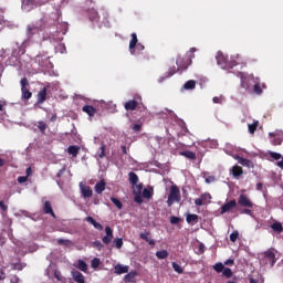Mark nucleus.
Segmentation results:
<instances>
[{"label":"nucleus","mask_w":283,"mask_h":283,"mask_svg":"<svg viewBox=\"0 0 283 283\" xmlns=\"http://www.w3.org/2000/svg\"><path fill=\"white\" fill-rule=\"evenodd\" d=\"M176 65L177 67L172 66L168 70V72L166 73V78H171V76H174L176 72H185L186 70H188L189 66L191 65V59L178 56L176 60Z\"/></svg>","instance_id":"obj_1"},{"label":"nucleus","mask_w":283,"mask_h":283,"mask_svg":"<svg viewBox=\"0 0 283 283\" xmlns=\"http://www.w3.org/2000/svg\"><path fill=\"white\" fill-rule=\"evenodd\" d=\"M43 30H45V21L43 19L34 24H28L25 31L28 41H33L35 36H39L41 32H43Z\"/></svg>","instance_id":"obj_2"},{"label":"nucleus","mask_w":283,"mask_h":283,"mask_svg":"<svg viewBox=\"0 0 283 283\" xmlns=\"http://www.w3.org/2000/svg\"><path fill=\"white\" fill-rule=\"evenodd\" d=\"M216 59L218 65H220L222 70H233V67L238 65V62H235L234 60L229 61V57L222 52H218Z\"/></svg>","instance_id":"obj_3"},{"label":"nucleus","mask_w":283,"mask_h":283,"mask_svg":"<svg viewBox=\"0 0 283 283\" xmlns=\"http://www.w3.org/2000/svg\"><path fill=\"white\" fill-rule=\"evenodd\" d=\"M181 197H180V188L178 186L174 185L170 187V193L167 199V206L171 207L174 202H180Z\"/></svg>","instance_id":"obj_4"},{"label":"nucleus","mask_w":283,"mask_h":283,"mask_svg":"<svg viewBox=\"0 0 283 283\" xmlns=\"http://www.w3.org/2000/svg\"><path fill=\"white\" fill-rule=\"evenodd\" d=\"M20 85H21L22 98L24 101H30V98H32V92H30V90L28 88V85H30L28 83V78L23 77L20 82Z\"/></svg>","instance_id":"obj_5"},{"label":"nucleus","mask_w":283,"mask_h":283,"mask_svg":"<svg viewBox=\"0 0 283 283\" xmlns=\"http://www.w3.org/2000/svg\"><path fill=\"white\" fill-rule=\"evenodd\" d=\"M235 207H238V201H235V199L227 201L223 206H221L220 214L224 216V213H229V212L233 211V209H235Z\"/></svg>","instance_id":"obj_6"},{"label":"nucleus","mask_w":283,"mask_h":283,"mask_svg":"<svg viewBox=\"0 0 283 283\" xmlns=\"http://www.w3.org/2000/svg\"><path fill=\"white\" fill-rule=\"evenodd\" d=\"M238 205L244 207L245 209H253V201L244 193H241L238 199Z\"/></svg>","instance_id":"obj_7"},{"label":"nucleus","mask_w":283,"mask_h":283,"mask_svg":"<svg viewBox=\"0 0 283 283\" xmlns=\"http://www.w3.org/2000/svg\"><path fill=\"white\" fill-rule=\"evenodd\" d=\"M270 138L272 139V145L277 146L282 145L283 142V132L282 130H275L273 133H269Z\"/></svg>","instance_id":"obj_8"},{"label":"nucleus","mask_w":283,"mask_h":283,"mask_svg":"<svg viewBox=\"0 0 283 283\" xmlns=\"http://www.w3.org/2000/svg\"><path fill=\"white\" fill-rule=\"evenodd\" d=\"M211 202V193L205 192L200 196V198L195 200V205L197 207H202L203 205H209Z\"/></svg>","instance_id":"obj_9"},{"label":"nucleus","mask_w":283,"mask_h":283,"mask_svg":"<svg viewBox=\"0 0 283 283\" xmlns=\"http://www.w3.org/2000/svg\"><path fill=\"white\" fill-rule=\"evenodd\" d=\"M132 40L129 41V52L133 56H136V45H138V35L132 33Z\"/></svg>","instance_id":"obj_10"},{"label":"nucleus","mask_w":283,"mask_h":283,"mask_svg":"<svg viewBox=\"0 0 283 283\" xmlns=\"http://www.w3.org/2000/svg\"><path fill=\"white\" fill-rule=\"evenodd\" d=\"M114 273L116 275H123L125 273H129V265H123L120 263H117L115 266H114Z\"/></svg>","instance_id":"obj_11"},{"label":"nucleus","mask_w":283,"mask_h":283,"mask_svg":"<svg viewBox=\"0 0 283 283\" xmlns=\"http://www.w3.org/2000/svg\"><path fill=\"white\" fill-rule=\"evenodd\" d=\"M80 189L83 198H92L94 193V191L92 190V187L81 184Z\"/></svg>","instance_id":"obj_12"},{"label":"nucleus","mask_w":283,"mask_h":283,"mask_svg":"<svg viewBox=\"0 0 283 283\" xmlns=\"http://www.w3.org/2000/svg\"><path fill=\"white\" fill-rule=\"evenodd\" d=\"M43 213L46 216H51L52 218H56V213H54V209H52V202L45 201L43 206Z\"/></svg>","instance_id":"obj_13"},{"label":"nucleus","mask_w":283,"mask_h":283,"mask_svg":"<svg viewBox=\"0 0 283 283\" xmlns=\"http://www.w3.org/2000/svg\"><path fill=\"white\" fill-rule=\"evenodd\" d=\"M71 275H72L74 282H76V283H85V275H83V273H81L80 271L73 270L71 272Z\"/></svg>","instance_id":"obj_14"},{"label":"nucleus","mask_w":283,"mask_h":283,"mask_svg":"<svg viewBox=\"0 0 283 283\" xmlns=\"http://www.w3.org/2000/svg\"><path fill=\"white\" fill-rule=\"evenodd\" d=\"M136 277H138L137 271H130L124 276L125 283H136Z\"/></svg>","instance_id":"obj_15"},{"label":"nucleus","mask_w":283,"mask_h":283,"mask_svg":"<svg viewBox=\"0 0 283 283\" xmlns=\"http://www.w3.org/2000/svg\"><path fill=\"white\" fill-rule=\"evenodd\" d=\"M138 107V102L136 99H130L124 104L126 112H134Z\"/></svg>","instance_id":"obj_16"},{"label":"nucleus","mask_w":283,"mask_h":283,"mask_svg":"<svg viewBox=\"0 0 283 283\" xmlns=\"http://www.w3.org/2000/svg\"><path fill=\"white\" fill-rule=\"evenodd\" d=\"M142 196L146 200H151V198H154V187L144 188L142 191Z\"/></svg>","instance_id":"obj_17"},{"label":"nucleus","mask_w":283,"mask_h":283,"mask_svg":"<svg viewBox=\"0 0 283 283\" xmlns=\"http://www.w3.org/2000/svg\"><path fill=\"white\" fill-rule=\"evenodd\" d=\"M107 187V182H105V179L99 180V182H97L95 185V192H97L98 195L103 193L105 191V188Z\"/></svg>","instance_id":"obj_18"},{"label":"nucleus","mask_w":283,"mask_h":283,"mask_svg":"<svg viewBox=\"0 0 283 283\" xmlns=\"http://www.w3.org/2000/svg\"><path fill=\"white\" fill-rule=\"evenodd\" d=\"M88 12V19L92 22H97L99 17H98V11H96V9H94V7H92L91 9L87 10Z\"/></svg>","instance_id":"obj_19"},{"label":"nucleus","mask_w":283,"mask_h":283,"mask_svg":"<svg viewBox=\"0 0 283 283\" xmlns=\"http://www.w3.org/2000/svg\"><path fill=\"white\" fill-rule=\"evenodd\" d=\"M264 258H266V260H269L271 266H275V252L268 250L264 252Z\"/></svg>","instance_id":"obj_20"},{"label":"nucleus","mask_w":283,"mask_h":283,"mask_svg":"<svg viewBox=\"0 0 283 283\" xmlns=\"http://www.w3.org/2000/svg\"><path fill=\"white\" fill-rule=\"evenodd\" d=\"M85 221L92 224L97 231H103V224L96 222L92 217H86Z\"/></svg>","instance_id":"obj_21"},{"label":"nucleus","mask_w":283,"mask_h":283,"mask_svg":"<svg viewBox=\"0 0 283 283\" xmlns=\"http://www.w3.org/2000/svg\"><path fill=\"white\" fill-rule=\"evenodd\" d=\"M231 174H232L233 178H240V176H242V174H244V170L242 169V167L235 165L232 167Z\"/></svg>","instance_id":"obj_22"},{"label":"nucleus","mask_w":283,"mask_h":283,"mask_svg":"<svg viewBox=\"0 0 283 283\" xmlns=\"http://www.w3.org/2000/svg\"><path fill=\"white\" fill-rule=\"evenodd\" d=\"M82 112H84L85 114L92 117V116H95L96 108H94V106L92 105H85L82 107Z\"/></svg>","instance_id":"obj_23"},{"label":"nucleus","mask_w":283,"mask_h":283,"mask_svg":"<svg viewBox=\"0 0 283 283\" xmlns=\"http://www.w3.org/2000/svg\"><path fill=\"white\" fill-rule=\"evenodd\" d=\"M266 85L264 83H255L253 86V92L258 96L262 95V90H264Z\"/></svg>","instance_id":"obj_24"},{"label":"nucleus","mask_w":283,"mask_h":283,"mask_svg":"<svg viewBox=\"0 0 283 283\" xmlns=\"http://www.w3.org/2000/svg\"><path fill=\"white\" fill-rule=\"evenodd\" d=\"M46 98H48V90L46 88H42L38 93V103H45Z\"/></svg>","instance_id":"obj_25"},{"label":"nucleus","mask_w":283,"mask_h":283,"mask_svg":"<svg viewBox=\"0 0 283 283\" xmlns=\"http://www.w3.org/2000/svg\"><path fill=\"white\" fill-rule=\"evenodd\" d=\"M140 240H145L150 247H154L156 244V241L154 239H149V232L147 233H140L139 234Z\"/></svg>","instance_id":"obj_26"},{"label":"nucleus","mask_w":283,"mask_h":283,"mask_svg":"<svg viewBox=\"0 0 283 283\" xmlns=\"http://www.w3.org/2000/svg\"><path fill=\"white\" fill-rule=\"evenodd\" d=\"M272 231L275 233H283V226L282 222L275 221L271 224Z\"/></svg>","instance_id":"obj_27"},{"label":"nucleus","mask_w":283,"mask_h":283,"mask_svg":"<svg viewBox=\"0 0 283 283\" xmlns=\"http://www.w3.org/2000/svg\"><path fill=\"white\" fill-rule=\"evenodd\" d=\"M237 160L239 161L240 165H242L243 167H253V161L247 159V158H243V157H237Z\"/></svg>","instance_id":"obj_28"},{"label":"nucleus","mask_w":283,"mask_h":283,"mask_svg":"<svg viewBox=\"0 0 283 283\" xmlns=\"http://www.w3.org/2000/svg\"><path fill=\"white\" fill-rule=\"evenodd\" d=\"M78 151H81V147L78 146H69L67 153L73 156V158H76L78 156Z\"/></svg>","instance_id":"obj_29"},{"label":"nucleus","mask_w":283,"mask_h":283,"mask_svg":"<svg viewBox=\"0 0 283 283\" xmlns=\"http://www.w3.org/2000/svg\"><path fill=\"white\" fill-rule=\"evenodd\" d=\"M128 180H129L130 185H133V186L138 185V175H136V172H134V171H130L128 174Z\"/></svg>","instance_id":"obj_30"},{"label":"nucleus","mask_w":283,"mask_h":283,"mask_svg":"<svg viewBox=\"0 0 283 283\" xmlns=\"http://www.w3.org/2000/svg\"><path fill=\"white\" fill-rule=\"evenodd\" d=\"M180 156H185V158H188V160H196V153L191 150L181 151Z\"/></svg>","instance_id":"obj_31"},{"label":"nucleus","mask_w":283,"mask_h":283,"mask_svg":"<svg viewBox=\"0 0 283 283\" xmlns=\"http://www.w3.org/2000/svg\"><path fill=\"white\" fill-rule=\"evenodd\" d=\"M156 258L158 260H167L169 258V252L167 250H160L156 252Z\"/></svg>","instance_id":"obj_32"},{"label":"nucleus","mask_w":283,"mask_h":283,"mask_svg":"<svg viewBox=\"0 0 283 283\" xmlns=\"http://www.w3.org/2000/svg\"><path fill=\"white\" fill-rule=\"evenodd\" d=\"M184 90H196V80L187 81L184 84Z\"/></svg>","instance_id":"obj_33"},{"label":"nucleus","mask_w":283,"mask_h":283,"mask_svg":"<svg viewBox=\"0 0 283 283\" xmlns=\"http://www.w3.org/2000/svg\"><path fill=\"white\" fill-rule=\"evenodd\" d=\"M186 221L188 222V224H193L198 222V214H188L186 217Z\"/></svg>","instance_id":"obj_34"},{"label":"nucleus","mask_w":283,"mask_h":283,"mask_svg":"<svg viewBox=\"0 0 283 283\" xmlns=\"http://www.w3.org/2000/svg\"><path fill=\"white\" fill-rule=\"evenodd\" d=\"M77 269L80 271H83V273H87V263H85V261H83V260H80L77 262Z\"/></svg>","instance_id":"obj_35"},{"label":"nucleus","mask_w":283,"mask_h":283,"mask_svg":"<svg viewBox=\"0 0 283 283\" xmlns=\"http://www.w3.org/2000/svg\"><path fill=\"white\" fill-rule=\"evenodd\" d=\"M260 125V122L255 120L253 124L248 125V129L251 134H255L258 127Z\"/></svg>","instance_id":"obj_36"},{"label":"nucleus","mask_w":283,"mask_h":283,"mask_svg":"<svg viewBox=\"0 0 283 283\" xmlns=\"http://www.w3.org/2000/svg\"><path fill=\"white\" fill-rule=\"evenodd\" d=\"M38 129L44 135L45 129H48V124H45L43 120L38 122Z\"/></svg>","instance_id":"obj_37"},{"label":"nucleus","mask_w":283,"mask_h":283,"mask_svg":"<svg viewBox=\"0 0 283 283\" xmlns=\"http://www.w3.org/2000/svg\"><path fill=\"white\" fill-rule=\"evenodd\" d=\"M111 201L113 202V205H115V207H117V209H123V202H120L118 198L111 197Z\"/></svg>","instance_id":"obj_38"},{"label":"nucleus","mask_w":283,"mask_h":283,"mask_svg":"<svg viewBox=\"0 0 283 283\" xmlns=\"http://www.w3.org/2000/svg\"><path fill=\"white\" fill-rule=\"evenodd\" d=\"M172 269H174V271L176 272V273H179V274H181V273H184V269H182V266H180V264H178V263H176V262H172Z\"/></svg>","instance_id":"obj_39"},{"label":"nucleus","mask_w":283,"mask_h":283,"mask_svg":"<svg viewBox=\"0 0 283 283\" xmlns=\"http://www.w3.org/2000/svg\"><path fill=\"white\" fill-rule=\"evenodd\" d=\"M212 103L218 104V105H222V103H224V96H222V95L214 96L212 98Z\"/></svg>","instance_id":"obj_40"},{"label":"nucleus","mask_w":283,"mask_h":283,"mask_svg":"<svg viewBox=\"0 0 283 283\" xmlns=\"http://www.w3.org/2000/svg\"><path fill=\"white\" fill-rule=\"evenodd\" d=\"M222 273H223V276L228 279L233 276V271L229 268H223Z\"/></svg>","instance_id":"obj_41"},{"label":"nucleus","mask_w":283,"mask_h":283,"mask_svg":"<svg viewBox=\"0 0 283 283\" xmlns=\"http://www.w3.org/2000/svg\"><path fill=\"white\" fill-rule=\"evenodd\" d=\"M91 266L92 269H98V266H101V259L94 258L91 262Z\"/></svg>","instance_id":"obj_42"},{"label":"nucleus","mask_w":283,"mask_h":283,"mask_svg":"<svg viewBox=\"0 0 283 283\" xmlns=\"http://www.w3.org/2000/svg\"><path fill=\"white\" fill-rule=\"evenodd\" d=\"M133 187H134L133 193H143V184H136Z\"/></svg>","instance_id":"obj_43"},{"label":"nucleus","mask_w":283,"mask_h":283,"mask_svg":"<svg viewBox=\"0 0 283 283\" xmlns=\"http://www.w3.org/2000/svg\"><path fill=\"white\" fill-rule=\"evenodd\" d=\"M134 201L137 202V205H143V193H134Z\"/></svg>","instance_id":"obj_44"},{"label":"nucleus","mask_w":283,"mask_h":283,"mask_svg":"<svg viewBox=\"0 0 283 283\" xmlns=\"http://www.w3.org/2000/svg\"><path fill=\"white\" fill-rule=\"evenodd\" d=\"M238 238H240V232H238V230H234L231 234H230V240L232 242H237Z\"/></svg>","instance_id":"obj_45"},{"label":"nucleus","mask_w":283,"mask_h":283,"mask_svg":"<svg viewBox=\"0 0 283 283\" xmlns=\"http://www.w3.org/2000/svg\"><path fill=\"white\" fill-rule=\"evenodd\" d=\"M213 269L217 273H222V271H224V265L222 263H216Z\"/></svg>","instance_id":"obj_46"},{"label":"nucleus","mask_w":283,"mask_h":283,"mask_svg":"<svg viewBox=\"0 0 283 283\" xmlns=\"http://www.w3.org/2000/svg\"><path fill=\"white\" fill-rule=\"evenodd\" d=\"M143 50H145V45H143V43H137L135 46L136 54H140Z\"/></svg>","instance_id":"obj_47"},{"label":"nucleus","mask_w":283,"mask_h":283,"mask_svg":"<svg viewBox=\"0 0 283 283\" xmlns=\"http://www.w3.org/2000/svg\"><path fill=\"white\" fill-rule=\"evenodd\" d=\"M71 243H72V241H70L67 239H57V244H63L64 247H70Z\"/></svg>","instance_id":"obj_48"},{"label":"nucleus","mask_w":283,"mask_h":283,"mask_svg":"<svg viewBox=\"0 0 283 283\" xmlns=\"http://www.w3.org/2000/svg\"><path fill=\"white\" fill-rule=\"evenodd\" d=\"M105 231H106V237H108V238H114V230H112V229L109 228V226H107V227L105 228Z\"/></svg>","instance_id":"obj_49"},{"label":"nucleus","mask_w":283,"mask_h":283,"mask_svg":"<svg viewBox=\"0 0 283 283\" xmlns=\"http://www.w3.org/2000/svg\"><path fill=\"white\" fill-rule=\"evenodd\" d=\"M116 249H123V239H115Z\"/></svg>","instance_id":"obj_50"},{"label":"nucleus","mask_w":283,"mask_h":283,"mask_svg":"<svg viewBox=\"0 0 283 283\" xmlns=\"http://www.w3.org/2000/svg\"><path fill=\"white\" fill-rule=\"evenodd\" d=\"M112 240H114V238L112 237H103L102 241L104 244H112Z\"/></svg>","instance_id":"obj_51"},{"label":"nucleus","mask_w":283,"mask_h":283,"mask_svg":"<svg viewBox=\"0 0 283 283\" xmlns=\"http://www.w3.org/2000/svg\"><path fill=\"white\" fill-rule=\"evenodd\" d=\"M180 222V218L179 217H170V223L171 224H178Z\"/></svg>","instance_id":"obj_52"},{"label":"nucleus","mask_w":283,"mask_h":283,"mask_svg":"<svg viewBox=\"0 0 283 283\" xmlns=\"http://www.w3.org/2000/svg\"><path fill=\"white\" fill-rule=\"evenodd\" d=\"M18 182L23 185V182H28V176H20L18 177Z\"/></svg>","instance_id":"obj_53"},{"label":"nucleus","mask_w":283,"mask_h":283,"mask_svg":"<svg viewBox=\"0 0 283 283\" xmlns=\"http://www.w3.org/2000/svg\"><path fill=\"white\" fill-rule=\"evenodd\" d=\"M93 247H95V249H97L98 251H101L103 249V243L101 241H95L93 243Z\"/></svg>","instance_id":"obj_54"},{"label":"nucleus","mask_w":283,"mask_h":283,"mask_svg":"<svg viewBox=\"0 0 283 283\" xmlns=\"http://www.w3.org/2000/svg\"><path fill=\"white\" fill-rule=\"evenodd\" d=\"M206 182L207 185H211V182H216V177L213 176L206 177Z\"/></svg>","instance_id":"obj_55"},{"label":"nucleus","mask_w":283,"mask_h":283,"mask_svg":"<svg viewBox=\"0 0 283 283\" xmlns=\"http://www.w3.org/2000/svg\"><path fill=\"white\" fill-rule=\"evenodd\" d=\"M140 129H143V124H135L133 126V132L138 133V132H140Z\"/></svg>","instance_id":"obj_56"},{"label":"nucleus","mask_w":283,"mask_h":283,"mask_svg":"<svg viewBox=\"0 0 283 283\" xmlns=\"http://www.w3.org/2000/svg\"><path fill=\"white\" fill-rule=\"evenodd\" d=\"M271 158H274V160H280V158H282V155L280 153H271Z\"/></svg>","instance_id":"obj_57"},{"label":"nucleus","mask_w":283,"mask_h":283,"mask_svg":"<svg viewBox=\"0 0 283 283\" xmlns=\"http://www.w3.org/2000/svg\"><path fill=\"white\" fill-rule=\"evenodd\" d=\"M105 145L101 146V153L98 154V158H104L105 157Z\"/></svg>","instance_id":"obj_58"},{"label":"nucleus","mask_w":283,"mask_h":283,"mask_svg":"<svg viewBox=\"0 0 283 283\" xmlns=\"http://www.w3.org/2000/svg\"><path fill=\"white\" fill-rule=\"evenodd\" d=\"M6 105H8V103H6V101L0 99V112H3L6 109Z\"/></svg>","instance_id":"obj_59"},{"label":"nucleus","mask_w":283,"mask_h":283,"mask_svg":"<svg viewBox=\"0 0 283 283\" xmlns=\"http://www.w3.org/2000/svg\"><path fill=\"white\" fill-rule=\"evenodd\" d=\"M241 213H245V216H252L253 214V211L249 208H245L241 211Z\"/></svg>","instance_id":"obj_60"},{"label":"nucleus","mask_w":283,"mask_h":283,"mask_svg":"<svg viewBox=\"0 0 283 283\" xmlns=\"http://www.w3.org/2000/svg\"><path fill=\"white\" fill-rule=\"evenodd\" d=\"M0 209H2V211H8V206L3 203V201H0Z\"/></svg>","instance_id":"obj_61"},{"label":"nucleus","mask_w":283,"mask_h":283,"mask_svg":"<svg viewBox=\"0 0 283 283\" xmlns=\"http://www.w3.org/2000/svg\"><path fill=\"white\" fill-rule=\"evenodd\" d=\"M30 176H32V168L31 167L27 168V178H30Z\"/></svg>","instance_id":"obj_62"},{"label":"nucleus","mask_w":283,"mask_h":283,"mask_svg":"<svg viewBox=\"0 0 283 283\" xmlns=\"http://www.w3.org/2000/svg\"><path fill=\"white\" fill-rule=\"evenodd\" d=\"M56 118H57L56 114H53V115L51 116V118H50V122H51V123H56Z\"/></svg>","instance_id":"obj_63"},{"label":"nucleus","mask_w":283,"mask_h":283,"mask_svg":"<svg viewBox=\"0 0 283 283\" xmlns=\"http://www.w3.org/2000/svg\"><path fill=\"white\" fill-rule=\"evenodd\" d=\"M249 283H258V280L253 279V277H250L249 279Z\"/></svg>","instance_id":"obj_64"}]
</instances>
